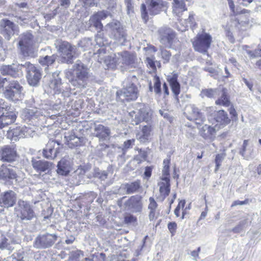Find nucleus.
Masks as SVG:
<instances>
[{
  "instance_id": "nucleus-1",
  "label": "nucleus",
  "mask_w": 261,
  "mask_h": 261,
  "mask_svg": "<svg viewBox=\"0 0 261 261\" xmlns=\"http://www.w3.org/2000/svg\"><path fill=\"white\" fill-rule=\"evenodd\" d=\"M71 84L77 88H85L89 78L88 68L81 61L77 60L73 65L72 71L66 74Z\"/></svg>"
},
{
  "instance_id": "nucleus-2",
  "label": "nucleus",
  "mask_w": 261,
  "mask_h": 261,
  "mask_svg": "<svg viewBox=\"0 0 261 261\" xmlns=\"http://www.w3.org/2000/svg\"><path fill=\"white\" fill-rule=\"evenodd\" d=\"M138 79L135 75L128 76L123 82V88L116 93L117 99L121 101L135 100L139 96L137 85Z\"/></svg>"
},
{
  "instance_id": "nucleus-3",
  "label": "nucleus",
  "mask_w": 261,
  "mask_h": 261,
  "mask_svg": "<svg viewBox=\"0 0 261 261\" xmlns=\"http://www.w3.org/2000/svg\"><path fill=\"white\" fill-rule=\"evenodd\" d=\"M163 0H145V4L141 6V16L146 22L148 20V15L153 16L159 14L164 7Z\"/></svg>"
},
{
  "instance_id": "nucleus-4",
  "label": "nucleus",
  "mask_w": 261,
  "mask_h": 261,
  "mask_svg": "<svg viewBox=\"0 0 261 261\" xmlns=\"http://www.w3.org/2000/svg\"><path fill=\"white\" fill-rule=\"evenodd\" d=\"M139 109L129 112V116L132 119L133 125H137L142 121L148 122L151 118V109L143 103L139 105Z\"/></svg>"
},
{
  "instance_id": "nucleus-5",
  "label": "nucleus",
  "mask_w": 261,
  "mask_h": 261,
  "mask_svg": "<svg viewBox=\"0 0 261 261\" xmlns=\"http://www.w3.org/2000/svg\"><path fill=\"white\" fill-rule=\"evenodd\" d=\"M56 44L58 50L61 53L64 61L68 64L72 63L73 58L78 54L77 47L67 41H58Z\"/></svg>"
},
{
  "instance_id": "nucleus-6",
  "label": "nucleus",
  "mask_w": 261,
  "mask_h": 261,
  "mask_svg": "<svg viewBox=\"0 0 261 261\" xmlns=\"http://www.w3.org/2000/svg\"><path fill=\"white\" fill-rule=\"evenodd\" d=\"M111 38L114 39L121 44L126 41V33L125 29L120 22L114 20L107 25Z\"/></svg>"
},
{
  "instance_id": "nucleus-7",
  "label": "nucleus",
  "mask_w": 261,
  "mask_h": 261,
  "mask_svg": "<svg viewBox=\"0 0 261 261\" xmlns=\"http://www.w3.org/2000/svg\"><path fill=\"white\" fill-rule=\"evenodd\" d=\"M212 42L211 35L203 31L197 35L193 41V45L195 50L204 54L210 47Z\"/></svg>"
},
{
  "instance_id": "nucleus-8",
  "label": "nucleus",
  "mask_w": 261,
  "mask_h": 261,
  "mask_svg": "<svg viewBox=\"0 0 261 261\" xmlns=\"http://www.w3.org/2000/svg\"><path fill=\"white\" fill-rule=\"evenodd\" d=\"M21 66L25 69L29 84L33 86L37 85L41 77L40 68L29 62L21 64Z\"/></svg>"
},
{
  "instance_id": "nucleus-9",
  "label": "nucleus",
  "mask_w": 261,
  "mask_h": 261,
  "mask_svg": "<svg viewBox=\"0 0 261 261\" xmlns=\"http://www.w3.org/2000/svg\"><path fill=\"white\" fill-rule=\"evenodd\" d=\"M95 56L99 63L103 62L108 68H114L117 65H119V60L117 57L118 53L110 56H107L106 49L101 47L97 51Z\"/></svg>"
},
{
  "instance_id": "nucleus-10",
  "label": "nucleus",
  "mask_w": 261,
  "mask_h": 261,
  "mask_svg": "<svg viewBox=\"0 0 261 261\" xmlns=\"http://www.w3.org/2000/svg\"><path fill=\"white\" fill-rule=\"evenodd\" d=\"M57 238V236L55 233H46L39 235L35 239L34 246L39 249L49 248L55 244Z\"/></svg>"
},
{
  "instance_id": "nucleus-11",
  "label": "nucleus",
  "mask_w": 261,
  "mask_h": 261,
  "mask_svg": "<svg viewBox=\"0 0 261 261\" xmlns=\"http://www.w3.org/2000/svg\"><path fill=\"white\" fill-rule=\"evenodd\" d=\"M160 42L165 46L172 47L174 45L177 38L175 33L170 28H162L158 31Z\"/></svg>"
},
{
  "instance_id": "nucleus-12",
  "label": "nucleus",
  "mask_w": 261,
  "mask_h": 261,
  "mask_svg": "<svg viewBox=\"0 0 261 261\" xmlns=\"http://www.w3.org/2000/svg\"><path fill=\"white\" fill-rule=\"evenodd\" d=\"M33 39V35L29 32L24 33L19 37L18 47L23 56H29L31 54Z\"/></svg>"
},
{
  "instance_id": "nucleus-13",
  "label": "nucleus",
  "mask_w": 261,
  "mask_h": 261,
  "mask_svg": "<svg viewBox=\"0 0 261 261\" xmlns=\"http://www.w3.org/2000/svg\"><path fill=\"white\" fill-rule=\"evenodd\" d=\"M185 114L188 119L195 121L197 124H200L205 121V117L201 113L200 110L194 105H188L186 108Z\"/></svg>"
},
{
  "instance_id": "nucleus-14",
  "label": "nucleus",
  "mask_w": 261,
  "mask_h": 261,
  "mask_svg": "<svg viewBox=\"0 0 261 261\" xmlns=\"http://www.w3.org/2000/svg\"><path fill=\"white\" fill-rule=\"evenodd\" d=\"M0 29L2 34L7 40H9L15 33L18 32L17 26L7 19H3L1 20Z\"/></svg>"
},
{
  "instance_id": "nucleus-15",
  "label": "nucleus",
  "mask_w": 261,
  "mask_h": 261,
  "mask_svg": "<svg viewBox=\"0 0 261 261\" xmlns=\"http://www.w3.org/2000/svg\"><path fill=\"white\" fill-rule=\"evenodd\" d=\"M117 57L119 60V64H121V66L129 68H135L138 65L136 56L128 51H125L118 53Z\"/></svg>"
},
{
  "instance_id": "nucleus-16",
  "label": "nucleus",
  "mask_w": 261,
  "mask_h": 261,
  "mask_svg": "<svg viewBox=\"0 0 261 261\" xmlns=\"http://www.w3.org/2000/svg\"><path fill=\"white\" fill-rule=\"evenodd\" d=\"M18 206V216L22 220H31L35 217V213L27 201L19 200Z\"/></svg>"
},
{
  "instance_id": "nucleus-17",
  "label": "nucleus",
  "mask_w": 261,
  "mask_h": 261,
  "mask_svg": "<svg viewBox=\"0 0 261 261\" xmlns=\"http://www.w3.org/2000/svg\"><path fill=\"white\" fill-rule=\"evenodd\" d=\"M18 175L16 168L11 165L5 166L3 165L0 167V179L6 182L12 180H18Z\"/></svg>"
},
{
  "instance_id": "nucleus-18",
  "label": "nucleus",
  "mask_w": 261,
  "mask_h": 261,
  "mask_svg": "<svg viewBox=\"0 0 261 261\" xmlns=\"http://www.w3.org/2000/svg\"><path fill=\"white\" fill-rule=\"evenodd\" d=\"M16 194L12 190L3 192L0 195V206L3 207H12L16 203Z\"/></svg>"
},
{
  "instance_id": "nucleus-19",
  "label": "nucleus",
  "mask_w": 261,
  "mask_h": 261,
  "mask_svg": "<svg viewBox=\"0 0 261 261\" xmlns=\"http://www.w3.org/2000/svg\"><path fill=\"white\" fill-rule=\"evenodd\" d=\"M17 157L16 149L12 146L6 145L2 147L0 159L3 162H12Z\"/></svg>"
},
{
  "instance_id": "nucleus-20",
  "label": "nucleus",
  "mask_w": 261,
  "mask_h": 261,
  "mask_svg": "<svg viewBox=\"0 0 261 261\" xmlns=\"http://www.w3.org/2000/svg\"><path fill=\"white\" fill-rule=\"evenodd\" d=\"M59 145L58 142L50 140L46 145L45 148L43 149V156L49 159H55L59 152Z\"/></svg>"
},
{
  "instance_id": "nucleus-21",
  "label": "nucleus",
  "mask_w": 261,
  "mask_h": 261,
  "mask_svg": "<svg viewBox=\"0 0 261 261\" xmlns=\"http://www.w3.org/2000/svg\"><path fill=\"white\" fill-rule=\"evenodd\" d=\"M108 14V12L105 11H99L94 14L89 19V26H93L97 30H102L103 25L101 22V20L106 18Z\"/></svg>"
},
{
  "instance_id": "nucleus-22",
  "label": "nucleus",
  "mask_w": 261,
  "mask_h": 261,
  "mask_svg": "<svg viewBox=\"0 0 261 261\" xmlns=\"http://www.w3.org/2000/svg\"><path fill=\"white\" fill-rule=\"evenodd\" d=\"M141 197L136 195L132 196L124 203L125 207L133 213L140 212L142 209Z\"/></svg>"
},
{
  "instance_id": "nucleus-23",
  "label": "nucleus",
  "mask_w": 261,
  "mask_h": 261,
  "mask_svg": "<svg viewBox=\"0 0 261 261\" xmlns=\"http://www.w3.org/2000/svg\"><path fill=\"white\" fill-rule=\"evenodd\" d=\"M72 162L68 156L63 158L59 162L57 167V173L62 175H67L71 170Z\"/></svg>"
},
{
  "instance_id": "nucleus-24",
  "label": "nucleus",
  "mask_w": 261,
  "mask_h": 261,
  "mask_svg": "<svg viewBox=\"0 0 261 261\" xmlns=\"http://www.w3.org/2000/svg\"><path fill=\"white\" fill-rule=\"evenodd\" d=\"M65 139L67 144L70 148H73L82 145L85 143V139L83 137H78L75 136L74 133L68 132L65 134Z\"/></svg>"
},
{
  "instance_id": "nucleus-25",
  "label": "nucleus",
  "mask_w": 261,
  "mask_h": 261,
  "mask_svg": "<svg viewBox=\"0 0 261 261\" xmlns=\"http://www.w3.org/2000/svg\"><path fill=\"white\" fill-rule=\"evenodd\" d=\"M21 64H13L10 65H3L1 67L0 71L3 75H9L13 77H17L21 73L20 67Z\"/></svg>"
},
{
  "instance_id": "nucleus-26",
  "label": "nucleus",
  "mask_w": 261,
  "mask_h": 261,
  "mask_svg": "<svg viewBox=\"0 0 261 261\" xmlns=\"http://www.w3.org/2000/svg\"><path fill=\"white\" fill-rule=\"evenodd\" d=\"M45 111L41 108H34L32 109H25L22 114L25 120L29 121L36 120L40 116H45Z\"/></svg>"
},
{
  "instance_id": "nucleus-27",
  "label": "nucleus",
  "mask_w": 261,
  "mask_h": 261,
  "mask_svg": "<svg viewBox=\"0 0 261 261\" xmlns=\"http://www.w3.org/2000/svg\"><path fill=\"white\" fill-rule=\"evenodd\" d=\"M161 180L158 182L160 198L162 200L169 195L170 191V178L167 177H161Z\"/></svg>"
},
{
  "instance_id": "nucleus-28",
  "label": "nucleus",
  "mask_w": 261,
  "mask_h": 261,
  "mask_svg": "<svg viewBox=\"0 0 261 261\" xmlns=\"http://www.w3.org/2000/svg\"><path fill=\"white\" fill-rule=\"evenodd\" d=\"M31 132V129L25 126L17 127L11 130L12 137L14 140L30 136Z\"/></svg>"
},
{
  "instance_id": "nucleus-29",
  "label": "nucleus",
  "mask_w": 261,
  "mask_h": 261,
  "mask_svg": "<svg viewBox=\"0 0 261 261\" xmlns=\"http://www.w3.org/2000/svg\"><path fill=\"white\" fill-rule=\"evenodd\" d=\"M32 165L33 168L38 172H45L50 170L52 163L43 160L33 159Z\"/></svg>"
},
{
  "instance_id": "nucleus-30",
  "label": "nucleus",
  "mask_w": 261,
  "mask_h": 261,
  "mask_svg": "<svg viewBox=\"0 0 261 261\" xmlns=\"http://www.w3.org/2000/svg\"><path fill=\"white\" fill-rule=\"evenodd\" d=\"M199 129L200 135L205 139L213 140L215 138L216 130L214 127L205 124Z\"/></svg>"
},
{
  "instance_id": "nucleus-31",
  "label": "nucleus",
  "mask_w": 261,
  "mask_h": 261,
  "mask_svg": "<svg viewBox=\"0 0 261 261\" xmlns=\"http://www.w3.org/2000/svg\"><path fill=\"white\" fill-rule=\"evenodd\" d=\"M95 136L101 140L107 139L110 135V129L102 124H95L94 128Z\"/></svg>"
},
{
  "instance_id": "nucleus-32",
  "label": "nucleus",
  "mask_w": 261,
  "mask_h": 261,
  "mask_svg": "<svg viewBox=\"0 0 261 261\" xmlns=\"http://www.w3.org/2000/svg\"><path fill=\"white\" fill-rule=\"evenodd\" d=\"M0 116V128L2 129L14 123L16 119V115L14 112H7L4 114L3 112Z\"/></svg>"
},
{
  "instance_id": "nucleus-33",
  "label": "nucleus",
  "mask_w": 261,
  "mask_h": 261,
  "mask_svg": "<svg viewBox=\"0 0 261 261\" xmlns=\"http://www.w3.org/2000/svg\"><path fill=\"white\" fill-rule=\"evenodd\" d=\"M152 128L151 125H146L143 126L141 130L137 135V138L141 142H146L152 135Z\"/></svg>"
},
{
  "instance_id": "nucleus-34",
  "label": "nucleus",
  "mask_w": 261,
  "mask_h": 261,
  "mask_svg": "<svg viewBox=\"0 0 261 261\" xmlns=\"http://www.w3.org/2000/svg\"><path fill=\"white\" fill-rule=\"evenodd\" d=\"M177 78L178 75L175 73L168 77V81L170 84L172 91L176 97L180 92V86L177 81Z\"/></svg>"
},
{
  "instance_id": "nucleus-35",
  "label": "nucleus",
  "mask_w": 261,
  "mask_h": 261,
  "mask_svg": "<svg viewBox=\"0 0 261 261\" xmlns=\"http://www.w3.org/2000/svg\"><path fill=\"white\" fill-rule=\"evenodd\" d=\"M248 140H245L243 142L242 147L240 149L239 153L244 159L249 160L254 156L253 149L251 147L248 148Z\"/></svg>"
},
{
  "instance_id": "nucleus-36",
  "label": "nucleus",
  "mask_w": 261,
  "mask_h": 261,
  "mask_svg": "<svg viewBox=\"0 0 261 261\" xmlns=\"http://www.w3.org/2000/svg\"><path fill=\"white\" fill-rule=\"evenodd\" d=\"M49 87L52 89L55 93H60L64 92H69L68 88L67 86L65 87L67 91H65L63 88H64V86L61 83V80L60 78L54 79L51 81L49 84Z\"/></svg>"
},
{
  "instance_id": "nucleus-37",
  "label": "nucleus",
  "mask_w": 261,
  "mask_h": 261,
  "mask_svg": "<svg viewBox=\"0 0 261 261\" xmlns=\"http://www.w3.org/2000/svg\"><path fill=\"white\" fill-rule=\"evenodd\" d=\"M172 8L173 13L178 16H179L182 12L187 10L183 0H173Z\"/></svg>"
},
{
  "instance_id": "nucleus-38",
  "label": "nucleus",
  "mask_w": 261,
  "mask_h": 261,
  "mask_svg": "<svg viewBox=\"0 0 261 261\" xmlns=\"http://www.w3.org/2000/svg\"><path fill=\"white\" fill-rule=\"evenodd\" d=\"M57 57L58 56L56 54L41 56L39 57L38 61L41 65L49 67L55 62Z\"/></svg>"
},
{
  "instance_id": "nucleus-39",
  "label": "nucleus",
  "mask_w": 261,
  "mask_h": 261,
  "mask_svg": "<svg viewBox=\"0 0 261 261\" xmlns=\"http://www.w3.org/2000/svg\"><path fill=\"white\" fill-rule=\"evenodd\" d=\"M215 119L217 122L224 125L228 124L230 121V119L228 118L227 113L223 110H220L217 112L215 115Z\"/></svg>"
},
{
  "instance_id": "nucleus-40",
  "label": "nucleus",
  "mask_w": 261,
  "mask_h": 261,
  "mask_svg": "<svg viewBox=\"0 0 261 261\" xmlns=\"http://www.w3.org/2000/svg\"><path fill=\"white\" fill-rule=\"evenodd\" d=\"M140 187L141 182L138 180L125 185V189L127 194H133L137 192Z\"/></svg>"
},
{
  "instance_id": "nucleus-41",
  "label": "nucleus",
  "mask_w": 261,
  "mask_h": 261,
  "mask_svg": "<svg viewBox=\"0 0 261 261\" xmlns=\"http://www.w3.org/2000/svg\"><path fill=\"white\" fill-rule=\"evenodd\" d=\"M221 94V97L216 101V104L221 105L224 106L228 107L230 105V101L226 95V91L225 89H220L218 95Z\"/></svg>"
},
{
  "instance_id": "nucleus-42",
  "label": "nucleus",
  "mask_w": 261,
  "mask_h": 261,
  "mask_svg": "<svg viewBox=\"0 0 261 261\" xmlns=\"http://www.w3.org/2000/svg\"><path fill=\"white\" fill-rule=\"evenodd\" d=\"M180 23L181 24H183L185 28L182 31H186L188 27L193 29L196 24L194 18V15L192 13H190L189 18L187 19L184 20L183 22L182 20H180Z\"/></svg>"
},
{
  "instance_id": "nucleus-43",
  "label": "nucleus",
  "mask_w": 261,
  "mask_h": 261,
  "mask_svg": "<svg viewBox=\"0 0 261 261\" xmlns=\"http://www.w3.org/2000/svg\"><path fill=\"white\" fill-rule=\"evenodd\" d=\"M149 201L148 209L150 210L149 217L150 220H151L155 218L158 204L153 197H150Z\"/></svg>"
},
{
  "instance_id": "nucleus-44",
  "label": "nucleus",
  "mask_w": 261,
  "mask_h": 261,
  "mask_svg": "<svg viewBox=\"0 0 261 261\" xmlns=\"http://www.w3.org/2000/svg\"><path fill=\"white\" fill-rule=\"evenodd\" d=\"M244 16H241L239 19H236L231 22V26L234 25L238 30H244L243 27L248 24V21H243Z\"/></svg>"
},
{
  "instance_id": "nucleus-45",
  "label": "nucleus",
  "mask_w": 261,
  "mask_h": 261,
  "mask_svg": "<svg viewBox=\"0 0 261 261\" xmlns=\"http://www.w3.org/2000/svg\"><path fill=\"white\" fill-rule=\"evenodd\" d=\"M220 90V89H204L202 90L201 94L202 96H205L209 98H213L218 95Z\"/></svg>"
},
{
  "instance_id": "nucleus-46",
  "label": "nucleus",
  "mask_w": 261,
  "mask_h": 261,
  "mask_svg": "<svg viewBox=\"0 0 261 261\" xmlns=\"http://www.w3.org/2000/svg\"><path fill=\"white\" fill-rule=\"evenodd\" d=\"M170 162V156L163 161V168L161 177L169 178V164Z\"/></svg>"
},
{
  "instance_id": "nucleus-47",
  "label": "nucleus",
  "mask_w": 261,
  "mask_h": 261,
  "mask_svg": "<svg viewBox=\"0 0 261 261\" xmlns=\"http://www.w3.org/2000/svg\"><path fill=\"white\" fill-rule=\"evenodd\" d=\"M21 92V90H12L10 88H5L4 94L6 97L8 98L13 99L15 97L19 95Z\"/></svg>"
},
{
  "instance_id": "nucleus-48",
  "label": "nucleus",
  "mask_w": 261,
  "mask_h": 261,
  "mask_svg": "<svg viewBox=\"0 0 261 261\" xmlns=\"http://www.w3.org/2000/svg\"><path fill=\"white\" fill-rule=\"evenodd\" d=\"M81 256H83V253L82 251L76 250L71 251L69 254L68 261H77Z\"/></svg>"
},
{
  "instance_id": "nucleus-49",
  "label": "nucleus",
  "mask_w": 261,
  "mask_h": 261,
  "mask_svg": "<svg viewBox=\"0 0 261 261\" xmlns=\"http://www.w3.org/2000/svg\"><path fill=\"white\" fill-rule=\"evenodd\" d=\"M94 176L101 180H105L108 177V173L106 171H101L99 169H96L94 170Z\"/></svg>"
},
{
  "instance_id": "nucleus-50",
  "label": "nucleus",
  "mask_w": 261,
  "mask_h": 261,
  "mask_svg": "<svg viewBox=\"0 0 261 261\" xmlns=\"http://www.w3.org/2000/svg\"><path fill=\"white\" fill-rule=\"evenodd\" d=\"M137 220V218L130 214H126L124 217V222L127 225L134 224Z\"/></svg>"
},
{
  "instance_id": "nucleus-51",
  "label": "nucleus",
  "mask_w": 261,
  "mask_h": 261,
  "mask_svg": "<svg viewBox=\"0 0 261 261\" xmlns=\"http://www.w3.org/2000/svg\"><path fill=\"white\" fill-rule=\"evenodd\" d=\"M247 220L245 219L241 221L239 224L232 229V231L234 233H238L243 229L245 225L247 224Z\"/></svg>"
},
{
  "instance_id": "nucleus-52",
  "label": "nucleus",
  "mask_w": 261,
  "mask_h": 261,
  "mask_svg": "<svg viewBox=\"0 0 261 261\" xmlns=\"http://www.w3.org/2000/svg\"><path fill=\"white\" fill-rule=\"evenodd\" d=\"M225 156V154L224 153L218 154L216 155V158H215V163L216 165L215 171H217L218 170V169L219 168V167L221 166V162L224 160Z\"/></svg>"
},
{
  "instance_id": "nucleus-53",
  "label": "nucleus",
  "mask_w": 261,
  "mask_h": 261,
  "mask_svg": "<svg viewBox=\"0 0 261 261\" xmlns=\"http://www.w3.org/2000/svg\"><path fill=\"white\" fill-rule=\"evenodd\" d=\"M161 53L162 59L164 60V63H167L169 61L171 54L166 49L161 48Z\"/></svg>"
},
{
  "instance_id": "nucleus-54",
  "label": "nucleus",
  "mask_w": 261,
  "mask_h": 261,
  "mask_svg": "<svg viewBox=\"0 0 261 261\" xmlns=\"http://www.w3.org/2000/svg\"><path fill=\"white\" fill-rule=\"evenodd\" d=\"M135 140L134 139L127 140L123 143V154H125L126 150L131 148L135 144Z\"/></svg>"
},
{
  "instance_id": "nucleus-55",
  "label": "nucleus",
  "mask_w": 261,
  "mask_h": 261,
  "mask_svg": "<svg viewBox=\"0 0 261 261\" xmlns=\"http://www.w3.org/2000/svg\"><path fill=\"white\" fill-rule=\"evenodd\" d=\"M154 90L156 94H160L161 92V82L159 77H156L154 79Z\"/></svg>"
},
{
  "instance_id": "nucleus-56",
  "label": "nucleus",
  "mask_w": 261,
  "mask_h": 261,
  "mask_svg": "<svg viewBox=\"0 0 261 261\" xmlns=\"http://www.w3.org/2000/svg\"><path fill=\"white\" fill-rule=\"evenodd\" d=\"M80 44L82 47H84L85 49H86L92 45V40L90 38H85L81 41Z\"/></svg>"
},
{
  "instance_id": "nucleus-57",
  "label": "nucleus",
  "mask_w": 261,
  "mask_h": 261,
  "mask_svg": "<svg viewBox=\"0 0 261 261\" xmlns=\"http://www.w3.org/2000/svg\"><path fill=\"white\" fill-rule=\"evenodd\" d=\"M147 156V154L145 151L139 149V154L136 156V159L140 162H142L146 160Z\"/></svg>"
},
{
  "instance_id": "nucleus-58",
  "label": "nucleus",
  "mask_w": 261,
  "mask_h": 261,
  "mask_svg": "<svg viewBox=\"0 0 261 261\" xmlns=\"http://www.w3.org/2000/svg\"><path fill=\"white\" fill-rule=\"evenodd\" d=\"M8 245V240L6 237L2 236L0 240V249L7 248Z\"/></svg>"
},
{
  "instance_id": "nucleus-59",
  "label": "nucleus",
  "mask_w": 261,
  "mask_h": 261,
  "mask_svg": "<svg viewBox=\"0 0 261 261\" xmlns=\"http://www.w3.org/2000/svg\"><path fill=\"white\" fill-rule=\"evenodd\" d=\"M125 5L127 8L128 14L133 12L134 6L132 0H124Z\"/></svg>"
},
{
  "instance_id": "nucleus-60",
  "label": "nucleus",
  "mask_w": 261,
  "mask_h": 261,
  "mask_svg": "<svg viewBox=\"0 0 261 261\" xmlns=\"http://www.w3.org/2000/svg\"><path fill=\"white\" fill-rule=\"evenodd\" d=\"M168 228L172 235L173 236L177 228V224L175 222H170L168 224Z\"/></svg>"
},
{
  "instance_id": "nucleus-61",
  "label": "nucleus",
  "mask_w": 261,
  "mask_h": 261,
  "mask_svg": "<svg viewBox=\"0 0 261 261\" xmlns=\"http://www.w3.org/2000/svg\"><path fill=\"white\" fill-rule=\"evenodd\" d=\"M146 64L147 66H149L152 70L156 69V66L155 64V61L151 58L147 57L146 60Z\"/></svg>"
},
{
  "instance_id": "nucleus-62",
  "label": "nucleus",
  "mask_w": 261,
  "mask_h": 261,
  "mask_svg": "<svg viewBox=\"0 0 261 261\" xmlns=\"http://www.w3.org/2000/svg\"><path fill=\"white\" fill-rule=\"evenodd\" d=\"M249 54L253 57H257L261 56V49L258 46V48L255 49L253 52L250 51L248 52Z\"/></svg>"
},
{
  "instance_id": "nucleus-63",
  "label": "nucleus",
  "mask_w": 261,
  "mask_h": 261,
  "mask_svg": "<svg viewBox=\"0 0 261 261\" xmlns=\"http://www.w3.org/2000/svg\"><path fill=\"white\" fill-rule=\"evenodd\" d=\"M249 203V200L248 199H245L244 201H240V200H236L233 202V203L231 204V207H233L238 205H244L248 204Z\"/></svg>"
},
{
  "instance_id": "nucleus-64",
  "label": "nucleus",
  "mask_w": 261,
  "mask_h": 261,
  "mask_svg": "<svg viewBox=\"0 0 261 261\" xmlns=\"http://www.w3.org/2000/svg\"><path fill=\"white\" fill-rule=\"evenodd\" d=\"M94 261H105L106 255L104 253H101L99 254L94 256Z\"/></svg>"
}]
</instances>
